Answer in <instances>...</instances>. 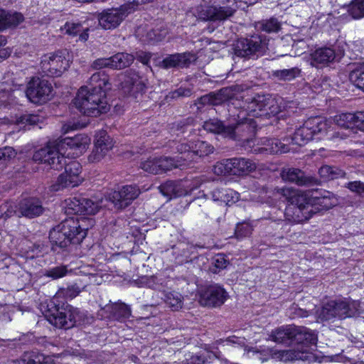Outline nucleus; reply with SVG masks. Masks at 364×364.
Listing matches in <instances>:
<instances>
[{
    "mask_svg": "<svg viewBox=\"0 0 364 364\" xmlns=\"http://www.w3.org/2000/svg\"><path fill=\"white\" fill-rule=\"evenodd\" d=\"M110 88L109 76L104 71L96 72L88 85L80 87L73 103L82 114L97 117L109 110L106 92Z\"/></svg>",
    "mask_w": 364,
    "mask_h": 364,
    "instance_id": "f257e3e1",
    "label": "nucleus"
},
{
    "mask_svg": "<svg viewBox=\"0 0 364 364\" xmlns=\"http://www.w3.org/2000/svg\"><path fill=\"white\" fill-rule=\"evenodd\" d=\"M90 139L85 134H77L73 137H65L52 142L36 151L33 160L36 162L47 164L54 170H61L65 164L64 149L66 147L72 150L83 152L90 144Z\"/></svg>",
    "mask_w": 364,
    "mask_h": 364,
    "instance_id": "f03ea898",
    "label": "nucleus"
},
{
    "mask_svg": "<svg viewBox=\"0 0 364 364\" xmlns=\"http://www.w3.org/2000/svg\"><path fill=\"white\" fill-rule=\"evenodd\" d=\"M275 343L286 346H295L299 350L306 351L309 360L314 358L310 352L311 346H316L317 333L305 326L287 325L273 330L269 336Z\"/></svg>",
    "mask_w": 364,
    "mask_h": 364,
    "instance_id": "7ed1b4c3",
    "label": "nucleus"
},
{
    "mask_svg": "<svg viewBox=\"0 0 364 364\" xmlns=\"http://www.w3.org/2000/svg\"><path fill=\"white\" fill-rule=\"evenodd\" d=\"M87 228L82 227L77 217L63 220L55 226L49 233L51 249L60 252L73 245L80 244L87 235Z\"/></svg>",
    "mask_w": 364,
    "mask_h": 364,
    "instance_id": "20e7f679",
    "label": "nucleus"
},
{
    "mask_svg": "<svg viewBox=\"0 0 364 364\" xmlns=\"http://www.w3.org/2000/svg\"><path fill=\"white\" fill-rule=\"evenodd\" d=\"M250 119H245V121L237 122L235 124H225L223 122L217 119H210L205 122L203 128L205 130L222 135L225 138H229L233 140L242 141L244 146H252L254 144V139L244 138L243 133L252 132L254 127L251 126Z\"/></svg>",
    "mask_w": 364,
    "mask_h": 364,
    "instance_id": "39448f33",
    "label": "nucleus"
},
{
    "mask_svg": "<svg viewBox=\"0 0 364 364\" xmlns=\"http://www.w3.org/2000/svg\"><path fill=\"white\" fill-rule=\"evenodd\" d=\"M56 301L57 297H55L48 305L46 317L50 324L59 328L70 329L80 323L81 315L77 308L65 304L60 306Z\"/></svg>",
    "mask_w": 364,
    "mask_h": 364,
    "instance_id": "423d86ee",
    "label": "nucleus"
},
{
    "mask_svg": "<svg viewBox=\"0 0 364 364\" xmlns=\"http://www.w3.org/2000/svg\"><path fill=\"white\" fill-rule=\"evenodd\" d=\"M237 7L236 0H227V4L223 6L200 4L193 9V14L201 21H223L231 17Z\"/></svg>",
    "mask_w": 364,
    "mask_h": 364,
    "instance_id": "0eeeda50",
    "label": "nucleus"
},
{
    "mask_svg": "<svg viewBox=\"0 0 364 364\" xmlns=\"http://www.w3.org/2000/svg\"><path fill=\"white\" fill-rule=\"evenodd\" d=\"M235 57L245 59H256L263 55L267 50V46L259 36L241 38L232 45Z\"/></svg>",
    "mask_w": 364,
    "mask_h": 364,
    "instance_id": "6e6552de",
    "label": "nucleus"
},
{
    "mask_svg": "<svg viewBox=\"0 0 364 364\" xmlns=\"http://www.w3.org/2000/svg\"><path fill=\"white\" fill-rule=\"evenodd\" d=\"M68 54L64 50L44 55L41 61L42 73L48 77L60 76L70 66Z\"/></svg>",
    "mask_w": 364,
    "mask_h": 364,
    "instance_id": "1a4fd4ad",
    "label": "nucleus"
},
{
    "mask_svg": "<svg viewBox=\"0 0 364 364\" xmlns=\"http://www.w3.org/2000/svg\"><path fill=\"white\" fill-rule=\"evenodd\" d=\"M247 109L255 117H270L275 116L281 111L279 103L271 95H257L254 97L247 105Z\"/></svg>",
    "mask_w": 364,
    "mask_h": 364,
    "instance_id": "9d476101",
    "label": "nucleus"
},
{
    "mask_svg": "<svg viewBox=\"0 0 364 364\" xmlns=\"http://www.w3.org/2000/svg\"><path fill=\"white\" fill-rule=\"evenodd\" d=\"M256 165L252 161L245 158H232L223 160L214 166V173L217 175H243L255 170Z\"/></svg>",
    "mask_w": 364,
    "mask_h": 364,
    "instance_id": "9b49d317",
    "label": "nucleus"
},
{
    "mask_svg": "<svg viewBox=\"0 0 364 364\" xmlns=\"http://www.w3.org/2000/svg\"><path fill=\"white\" fill-rule=\"evenodd\" d=\"M120 88L124 94L137 98L146 91L147 80L133 69L126 70L121 76Z\"/></svg>",
    "mask_w": 364,
    "mask_h": 364,
    "instance_id": "f8f14e48",
    "label": "nucleus"
},
{
    "mask_svg": "<svg viewBox=\"0 0 364 364\" xmlns=\"http://www.w3.org/2000/svg\"><path fill=\"white\" fill-rule=\"evenodd\" d=\"M53 87L46 80L40 77H33L28 83L26 95L33 103L42 104L50 99Z\"/></svg>",
    "mask_w": 364,
    "mask_h": 364,
    "instance_id": "ddd939ff",
    "label": "nucleus"
},
{
    "mask_svg": "<svg viewBox=\"0 0 364 364\" xmlns=\"http://www.w3.org/2000/svg\"><path fill=\"white\" fill-rule=\"evenodd\" d=\"M132 12H134V11L133 9H132V6L127 1L126 4L118 8L104 10L99 14V23L105 29L115 28Z\"/></svg>",
    "mask_w": 364,
    "mask_h": 364,
    "instance_id": "4468645a",
    "label": "nucleus"
},
{
    "mask_svg": "<svg viewBox=\"0 0 364 364\" xmlns=\"http://www.w3.org/2000/svg\"><path fill=\"white\" fill-rule=\"evenodd\" d=\"M280 176L283 181L299 186L310 187L318 185L320 182L314 176L294 167L284 168Z\"/></svg>",
    "mask_w": 364,
    "mask_h": 364,
    "instance_id": "2eb2a0df",
    "label": "nucleus"
},
{
    "mask_svg": "<svg viewBox=\"0 0 364 364\" xmlns=\"http://www.w3.org/2000/svg\"><path fill=\"white\" fill-rule=\"evenodd\" d=\"M97 315L100 319L108 318L109 320L122 321L129 318L131 316V309L126 304L117 301L106 304L98 311Z\"/></svg>",
    "mask_w": 364,
    "mask_h": 364,
    "instance_id": "dca6fc26",
    "label": "nucleus"
},
{
    "mask_svg": "<svg viewBox=\"0 0 364 364\" xmlns=\"http://www.w3.org/2000/svg\"><path fill=\"white\" fill-rule=\"evenodd\" d=\"M262 146L256 148L253 150L255 153H266L269 154H277L294 151L296 147H292L290 143V138L284 137L282 140L277 139H261Z\"/></svg>",
    "mask_w": 364,
    "mask_h": 364,
    "instance_id": "f3484780",
    "label": "nucleus"
},
{
    "mask_svg": "<svg viewBox=\"0 0 364 364\" xmlns=\"http://www.w3.org/2000/svg\"><path fill=\"white\" fill-rule=\"evenodd\" d=\"M228 298L225 290L218 285H210L203 290L200 295V303L210 307L220 306Z\"/></svg>",
    "mask_w": 364,
    "mask_h": 364,
    "instance_id": "a211bd4d",
    "label": "nucleus"
},
{
    "mask_svg": "<svg viewBox=\"0 0 364 364\" xmlns=\"http://www.w3.org/2000/svg\"><path fill=\"white\" fill-rule=\"evenodd\" d=\"M140 193L139 189L134 185H127L117 191H114L109 196V200L117 209L127 207Z\"/></svg>",
    "mask_w": 364,
    "mask_h": 364,
    "instance_id": "6ab92c4d",
    "label": "nucleus"
},
{
    "mask_svg": "<svg viewBox=\"0 0 364 364\" xmlns=\"http://www.w3.org/2000/svg\"><path fill=\"white\" fill-rule=\"evenodd\" d=\"M336 124L346 131L357 128L364 131V112L356 113H341L334 117Z\"/></svg>",
    "mask_w": 364,
    "mask_h": 364,
    "instance_id": "aec40b11",
    "label": "nucleus"
},
{
    "mask_svg": "<svg viewBox=\"0 0 364 364\" xmlns=\"http://www.w3.org/2000/svg\"><path fill=\"white\" fill-rule=\"evenodd\" d=\"M196 59V55L193 53H177L164 58L160 63V66L164 69L185 68L189 67Z\"/></svg>",
    "mask_w": 364,
    "mask_h": 364,
    "instance_id": "412c9836",
    "label": "nucleus"
},
{
    "mask_svg": "<svg viewBox=\"0 0 364 364\" xmlns=\"http://www.w3.org/2000/svg\"><path fill=\"white\" fill-rule=\"evenodd\" d=\"M44 210L42 201L36 197L25 198L18 203L19 218H34L41 215Z\"/></svg>",
    "mask_w": 364,
    "mask_h": 364,
    "instance_id": "4be33fe9",
    "label": "nucleus"
},
{
    "mask_svg": "<svg viewBox=\"0 0 364 364\" xmlns=\"http://www.w3.org/2000/svg\"><path fill=\"white\" fill-rule=\"evenodd\" d=\"M334 317L345 318L355 316L359 311L360 304L356 301L332 300L329 301Z\"/></svg>",
    "mask_w": 364,
    "mask_h": 364,
    "instance_id": "5701e85b",
    "label": "nucleus"
},
{
    "mask_svg": "<svg viewBox=\"0 0 364 364\" xmlns=\"http://www.w3.org/2000/svg\"><path fill=\"white\" fill-rule=\"evenodd\" d=\"M234 93L230 87H223L218 92H210L198 98L196 105H219L224 102L232 98Z\"/></svg>",
    "mask_w": 364,
    "mask_h": 364,
    "instance_id": "b1692460",
    "label": "nucleus"
},
{
    "mask_svg": "<svg viewBox=\"0 0 364 364\" xmlns=\"http://www.w3.org/2000/svg\"><path fill=\"white\" fill-rule=\"evenodd\" d=\"M336 58V51L331 47H321L310 54V64L317 68H323L332 63Z\"/></svg>",
    "mask_w": 364,
    "mask_h": 364,
    "instance_id": "393cba45",
    "label": "nucleus"
},
{
    "mask_svg": "<svg viewBox=\"0 0 364 364\" xmlns=\"http://www.w3.org/2000/svg\"><path fill=\"white\" fill-rule=\"evenodd\" d=\"M273 359L289 362L296 360H309V355H306V351L299 350L296 349L289 350H274L271 353Z\"/></svg>",
    "mask_w": 364,
    "mask_h": 364,
    "instance_id": "a878e982",
    "label": "nucleus"
},
{
    "mask_svg": "<svg viewBox=\"0 0 364 364\" xmlns=\"http://www.w3.org/2000/svg\"><path fill=\"white\" fill-rule=\"evenodd\" d=\"M159 188L164 196L169 198L186 196L188 193L181 181H168L161 184Z\"/></svg>",
    "mask_w": 364,
    "mask_h": 364,
    "instance_id": "bb28decb",
    "label": "nucleus"
},
{
    "mask_svg": "<svg viewBox=\"0 0 364 364\" xmlns=\"http://www.w3.org/2000/svg\"><path fill=\"white\" fill-rule=\"evenodd\" d=\"M311 132L313 138L321 139L328 133L327 121L321 117H311L304 122Z\"/></svg>",
    "mask_w": 364,
    "mask_h": 364,
    "instance_id": "cd10ccee",
    "label": "nucleus"
},
{
    "mask_svg": "<svg viewBox=\"0 0 364 364\" xmlns=\"http://www.w3.org/2000/svg\"><path fill=\"white\" fill-rule=\"evenodd\" d=\"M313 202L314 196L307 192L294 193L291 198V205L304 209V210L312 215L316 213Z\"/></svg>",
    "mask_w": 364,
    "mask_h": 364,
    "instance_id": "c85d7f7f",
    "label": "nucleus"
},
{
    "mask_svg": "<svg viewBox=\"0 0 364 364\" xmlns=\"http://www.w3.org/2000/svg\"><path fill=\"white\" fill-rule=\"evenodd\" d=\"M213 200L231 205L240 200V193L232 189L215 188L211 192Z\"/></svg>",
    "mask_w": 364,
    "mask_h": 364,
    "instance_id": "c756f323",
    "label": "nucleus"
},
{
    "mask_svg": "<svg viewBox=\"0 0 364 364\" xmlns=\"http://www.w3.org/2000/svg\"><path fill=\"white\" fill-rule=\"evenodd\" d=\"M304 210L289 204L284 213L285 220L291 223H299L309 220L313 215Z\"/></svg>",
    "mask_w": 364,
    "mask_h": 364,
    "instance_id": "7c9ffc66",
    "label": "nucleus"
},
{
    "mask_svg": "<svg viewBox=\"0 0 364 364\" xmlns=\"http://www.w3.org/2000/svg\"><path fill=\"white\" fill-rule=\"evenodd\" d=\"M313 203L316 213L321 210H328L335 206L337 203V198L333 193L324 191L322 193H319V196H314Z\"/></svg>",
    "mask_w": 364,
    "mask_h": 364,
    "instance_id": "2f4dec72",
    "label": "nucleus"
},
{
    "mask_svg": "<svg viewBox=\"0 0 364 364\" xmlns=\"http://www.w3.org/2000/svg\"><path fill=\"white\" fill-rule=\"evenodd\" d=\"M171 147L174 152L178 153V154L181 155L176 158L178 159L182 163H183V166L193 161V156L188 154L190 153H193L192 141H173V145H171Z\"/></svg>",
    "mask_w": 364,
    "mask_h": 364,
    "instance_id": "473e14b6",
    "label": "nucleus"
},
{
    "mask_svg": "<svg viewBox=\"0 0 364 364\" xmlns=\"http://www.w3.org/2000/svg\"><path fill=\"white\" fill-rule=\"evenodd\" d=\"M288 138H290V143L292 147H294V146H303L313 139L311 132L305 122L302 126L296 128L294 134L288 136Z\"/></svg>",
    "mask_w": 364,
    "mask_h": 364,
    "instance_id": "72a5a7b5",
    "label": "nucleus"
},
{
    "mask_svg": "<svg viewBox=\"0 0 364 364\" xmlns=\"http://www.w3.org/2000/svg\"><path fill=\"white\" fill-rule=\"evenodd\" d=\"M111 68L121 70L129 67L134 60V56L127 53H117L110 57Z\"/></svg>",
    "mask_w": 364,
    "mask_h": 364,
    "instance_id": "f704fd0d",
    "label": "nucleus"
},
{
    "mask_svg": "<svg viewBox=\"0 0 364 364\" xmlns=\"http://www.w3.org/2000/svg\"><path fill=\"white\" fill-rule=\"evenodd\" d=\"M214 147L209 143L204 141H192V151L193 153L188 154L193 156V161H196L198 157L208 156L213 152Z\"/></svg>",
    "mask_w": 364,
    "mask_h": 364,
    "instance_id": "c9c22d12",
    "label": "nucleus"
},
{
    "mask_svg": "<svg viewBox=\"0 0 364 364\" xmlns=\"http://www.w3.org/2000/svg\"><path fill=\"white\" fill-rule=\"evenodd\" d=\"M318 173L323 180L330 181L344 176L345 173L338 167L328 165L322 166L318 169Z\"/></svg>",
    "mask_w": 364,
    "mask_h": 364,
    "instance_id": "e433bc0d",
    "label": "nucleus"
},
{
    "mask_svg": "<svg viewBox=\"0 0 364 364\" xmlns=\"http://www.w3.org/2000/svg\"><path fill=\"white\" fill-rule=\"evenodd\" d=\"M164 300L165 303L173 311H178L183 307V296L176 291L165 292L164 294Z\"/></svg>",
    "mask_w": 364,
    "mask_h": 364,
    "instance_id": "4c0bfd02",
    "label": "nucleus"
},
{
    "mask_svg": "<svg viewBox=\"0 0 364 364\" xmlns=\"http://www.w3.org/2000/svg\"><path fill=\"white\" fill-rule=\"evenodd\" d=\"M95 145L108 153L114 146V141L106 131L100 130L95 134Z\"/></svg>",
    "mask_w": 364,
    "mask_h": 364,
    "instance_id": "58836bf2",
    "label": "nucleus"
},
{
    "mask_svg": "<svg viewBox=\"0 0 364 364\" xmlns=\"http://www.w3.org/2000/svg\"><path fill=\"white\" fill-rule=\"evenodd\" d=\"M158 163L157 167L161 169L159 170V174L170 171L173 168H181L183 166V163L178 159L167 156L158 158Z\"/></svg>",
    "mask_w": 364,
    "mask_h": 364,
    "instance_id": "ea45409f",
    "label": "nucleus"
},
{
    "mask_svg": "<svg viewBox=\"0 0 364 364\" xmlns=\"http://www.w3.org/2000/svg\"><path fill=\"white\" fill-rule=\"evenodd\" d=\"M301 70L296 67L289 69L277 70L272 72V76L278 80L291 81L299 77Z\"/></svg>",
    "mask_w": 364,
    "mask_h": 364,
    "instance_id": "a19ab883",
    "label": "nucleus"
},
{
    "mask_svg": "<svg viewBox=\"0 0 364 364\" xmlns=\"http://www.w3.org/2000/svg\"><path fill=\"white\" fill-rule=\"evenodd\" d=\"M63 168H65V172L63 173L68 174L71 176V179L73 180V183H80V179L79 174L81 172V166L80 163L76 161H70L69 162L65 159V164Z\"/></svg>",
    "mask_w": 364,
    "mask_h": 364,
    "instance_id": "79ce46f5",
    "label": "nucleus"
},
{
    "mask_svg": "<svg viewBox=\"0 0 364 364\" xmlns=\"http://www.w3.org/2000/svg\"><path fill=\"white\" fill-rule=\"evenodd\" d=\"M257 28L267 33H277L281 29V23L277 18L263 20L257 23Z\"/></svg>",
    "mask_w": 364,
    "mask_h": 364,
    "instance_id": "37998d69",
    "label": "nucleus"
},
{
    "mask_svg": "<svg viewBox=\"0 0 364 364\" xmlns=\"http://www.w3.org/2000/svg\"><path fill=\"white\" fill-rule=\"evenodd\" d=\"M65 213L68 215H81V197L70 198L64 201Z\"/></svg>",
    "mask_w": 364,
    "mask_h": 364,
    "instance_id": "c03bdc74",
    "label": "nucleus"
},
{
    "mask_svg": "<svg viewBox=\"0 0 364 364\" xmlns=\"http://www.w3.org/2000/svg\"><path fill=\"white\" fill-rule=\"evenodd\" d=\"M16 364H48L42 355L33 352L24 353Z\"/></svg>",
    "mask_w": 364,
    "mask_h": 364,
    "instance_id": "a18cd8bd",
    "label": "nucleus"
},
{
    "mask_svg": "<svg viewBox=\"0 0 364 364\" xmlns=\"http://www.w3.org/2000/svg\"><path fill=\"white\" fill-rule=\"evenodd\" d=\"M349 79L357 87L364 91V64L351 71Z\"/></svg>",
    "mask_w": 364,
    "mask_h": 364,
    "instance_id": "49530a36",
    "label": "nucleus"
},
{
    "mask_svg": "<svg viewBox=\"0 0 364 364\" xmlns=\"http://www.w3.org/2000/svg\"><path fill=\"white\" fill-rule=\"evenodd\" d=\"M348 11L353 18L358 19L364 16V0H354L348 6Z\"/></svg>",
    "mask_w": 364,
    "mask_h": 364,
    "instance_id": "de8ad7c7",
    "label": "nucleus"
},
{
    "mask_svg": "<svg viewBox=\"0 0 364 364\" xmlns=\"http://www.w3.org/2000/svg\"><path fill=\"white\" fill-rule=\"evenodd\" d=\"M229 264V261L223 254H218L212 259V265L210 270L213 273H218L222 269L226 268Z\"/></svg>",
    "mask_w": 364,
    "mask_h": 364,
    "instance_id": "09e8293b",
    "label": "nucleus"
},
{
    "mask_svg": "<svg viewBox=\"0 0 364 364\" xmlns=\"http://www.w3.org/2000/svg\"><path fill=\"white\" fill-rule=\"evenodd\" d=\"M68 272L67 266L60 265L46 269L44 276L52 279H58L67 275Z\"/></svg>",
    "mask_w": 364,
    "mask_h": 364,
    "instance_id": "8fccbe9b",
    "label": "nucleus"
},
{
    "mask_svg": "<svg viewBox=\"0 0 364 364\" xmlns=\"http://www.w3.org/2000/svg\"><path fill=\"white\" fill-rule=\"evenodd\" d=\"M332 307L328 301L326 304L323 305L320 309H318L316 311L317 319L321 321H330L333 318L334 314H333Z\"/></svg>",
    "mask_w": 364,
    "mask_h": 364,
    "instance_id": "3c124183",
    "label": "nucleus"
},
{
    "mask_svg": "<svg viewBox=\"0 0 364 364\" xmlns=\"http://www.w3.org/2000/svg\"><path fill=\"white\" fill-rule=\"evenodd\" d=\"M100 205L90 199L82 198L81 215H95L98 212Z\"/></svg>",
    "mask_w": 364,
    "mask_h": 364,
    "instance_id": "603ef678",
    "label": "nucleus"
},
{
    "mask_svg": "<svg viewBox=\"0 0 364 364\" xmlns=\"http://www.w3.org/2000/svg\"><path fill=\"white\" fill-rule=\"evenodd\" d=\"M159 165L158 158L149 159L144 161L141 163L140 167L144 171L152 173V174H159V170L157 166Z\"/></svg>",
    "mask_w": 364,
    "mask_h": 364,
    "instance_id": "864d4df0",
    "label": "nucleus"
},
{
    "mask_svg": "<svg viewBox=\"0 0 364 364\" xmlns=\"http://www.w3.org/2000/svg\"><path fill=\"white\" fill-rule=\"evenodd\" d=\"M252 227L247 223L237 224L235 228V235L237 239L242 240L250 236L252 232Z\"/></svg>",
    "mask_w": 364,
    "mask_h": 364,
    "instance_id": "5fc2aeb1",
    "label": "nucleus"
},
{
    "mask_svg": "<svg viewBox=\"0 0 364 364\" xmlns=\"http://www.w3.org/2000/svg\"><path fill=\"white\" fill-rule=\"evenodd\" d=\"M5 28L10 26H16L23 21V16L20 13L10 14L6 11Z\"/></svg>",
    "mask_w": 364,
    "mask_h": 364,
    "instance_id": "6e6d98bb",
    "label": "nucleus"
},
{
    "mask_svg": "<svg viewBox=\"0 0 364 364\" xmlns=\"http://www.w3.org/2000/svg\"><path fill=\"white\" fill-rule=\"evenodd\" d=\"M41 120L38 115L34 114H24L18 117L17 119L18 124L35 125L37 124Z\"/></svg>",
    "mask_w": 364,
    "mask_h": 364,
    "instance_id": "4d7b16f0",
    "label": "nucleus"
},
{
    "mask_svg": "<svg viewBox=\"0 0 364 364\" xmlns=\"http://www.w3.org/2000/svg\"><path fill=\"white\" fill-rule=\"evenodd\" d=\"M71 181H73V180L71 179V176L68 175V174H65V173H62L60 174L58 178V180H57V186H58V188H55V191H58V190H60V188H67V187H75V186H78L79 183H73L71 182Z\"/></svg>",
    "mask_w": 364,
    "mask_h": 364,
    "instance_id": "13d9d810",
    "label": "nucleus"
},
{
    "mask_svg": "<svg viewBox=\"0 0 364 364\" xmlns=\"http://www.w3.org/2000/svg\"><path fill=\"white\" fill-rule=\"evenodd\" d=\"M1 210L4 212V213H2V217L5 219L14 215L19 218L18 205H14L11 203H5L1 206Z\"/></svg>",
    "mask_w": 364,
    "mask_h": 364,
    "instance_id": "bf43d9fd",
    "label": "nucleus"
},
{
    "mask_svg": "<svg viewBox=\"0 0 364 364\" xmlns=\"http://www.w3.org/2000/svg\"><path fill=\"white\" fill-rule=\"evenodd\" d=\"M207 358L203 355L199 354H186V358L182 361V364H205Z\"/></svg>",
    "mask_w": 364,
    "mask_h": 364,
    "instance_id": "052dcab7",
    "label": "nucleus"
},
{
    "mask_svg": "<svg viewBox=\"0 0 364 364\" xmlns=\"http://www.w3.org/2000/svg\"><path fill=\"white\" fill-rule=\"evenodd\" d=\"M107 154V153L104 149L95 145L92 153L88 156V160L91 163H97L101 161Z\"/></svg>",
    "mask_w": 364,
    "mask_h": 364,
    "instance_id": "680f3d73",
    "label": "nucleus"
},
{
    "mask_svg": "<svg viewBox=\"0 0 364 364\" xmlns=\"http://www.w3.org/2000/svg\"><path fill=\"white\" fill-rule=\"evenodd\" d=\"M62 29L69 35L77 36L82 31V26L80 23L67 22Z\"/></svg>",
    "mask_w": 364,
    "mask_h": 364,
    "instance_id": "e2e57ef3",
    "label": "nucleus"
},
{
    "mask_svg": "<svg viewBox=\"0 0 364 364\" xmlns=\"http://www.w3.org/2000/svg\"><path fill=\"white\" fill-rule=\"evenodd\" d=\"M84 288L85 286L80 287L77 283H75L68 286L67 289L64 290L63 294L66 297L73 299L77 296Z\"/></svg>",
    "mask_w": 364,
    "mask_h": 364,
    "instance_id": "0e129e2a",
    "label": "nucleus"
},
{
    "mask_svg": "<svg viewBox=\"0 0 364 364\" xmlns=\"http://www.w3.org/2000/svg\"><path fill=\"white\" fill-rule=\"evenodd\" d=\"M91 68L94 70H100L105 68H111L110 57L96 59L92 63Z\"/></svg>",
    "mask_w": 364,
    "mask_h": 364,
    "instance_id": "69168bd1",
    "label": "nucleus"
},
{
    "mask_svg": "<svg viewBox=\"0 0 364 364\" xmlns=\"http://www.w3.org/2000/svg\"><path fill=\"white\" fill-rule=\"evenodd\" d=\"M346 188L364 198V183L361 181H352L347 183Z\"/></svg>",
    "mask_w": 364,
    "mask_h": 364,
    "instance_id": "338daca9",
    "label": "nucleus"
},
{
    "mask_svg": "<svg viewBox=\"0 0 364 364\" xmlns=\"http://www.w3.org/2000/svg\"><path fill=\"white\" fill-rule=\"evenodd\" d=\"M16 156L15 150L11 146H5L0 149V159L4 164Z\"/></svg>",
    "mask_w": 364,
    "mask_h": 364,
    "instance_id": "774afa93",
    "label": "nucleus"
}]
</instances>
